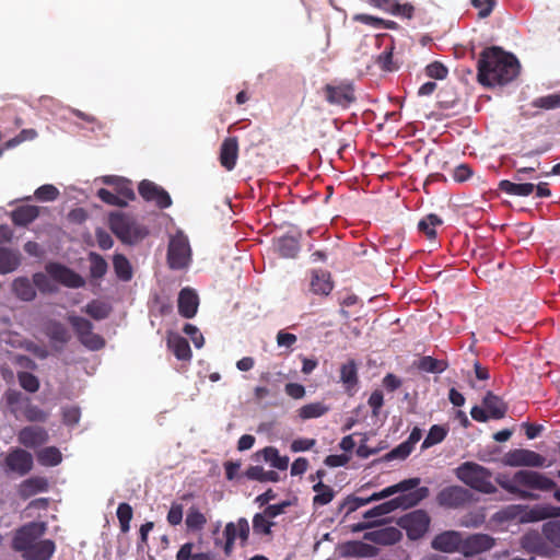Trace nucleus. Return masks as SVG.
Segmentation results:
<instances>
[{
	"instance_id": "obj_33",
	"label": "nucleus",
	"mask_w": 560,
	"mask_h": 560,
	"mask_svg": "<svg viewBox=\"0 0 560 560\" xmlns=\"http://www.w3.org/2000/svg\"><path fill=\"white\" fill-rule=\"evenodd\" d=\"M430 494L428 487H420L416 490L398 495V501L401 503V509H410L419 504L422 500L427 499Z\"/></svg>"
},
{
	"instance_id": "obj_13",
	"label": "nucleus",
	"mask_w": 560,
	"mask_h": 560,
	"mask_svg": "<svg viewBox=\"0 0 560 560\" xmlns=\"http://www.w3.org/2000/svg\"><path fill=\"white\" fill-rule=\"evenodd\" d=\"M138 190L145 201L155 202L160 209L168 208L172 205L168 192L151 180L143 179L139 184Z\"/></svg>"
},
{
	"instance_id": "obj_61",
	"label": "nucleus",
	"mask_w": 560,
	"mask_h": 560,
	"mask_svg": "<svg viewBox=\"0 0 560 560\" xmlns=\"http://www.w3.org/2000/svg\"><path fill=\"white\" fill-rule=\"evenodd\" d=\"M167 522L172 526L179 525L183 521V505L176 502H173L171 509L167 513Z\"/></svg>"
},
{
	"instance_id": "obj_25",
	"label": "nucleus",
	"mask_w": 560,
	"mask_h": 560,
	"mask_svg": "<svg viewBox=\"0 0 560 560\" xmlns=\"http://www.w3.org/2000/svg\"><path fill=\"white\" fill-rule=\"evenodd\" d=\"M310 287L315 294L328 295L334 288L330 273L323 270H313Z\"/></svg>"
},
{
	"instance_id": "obj_8",
	"label": "nucleus",
	"mask_w": 560,
	"mask_h": 560,
	"mask_svg": "<svg viewBox=\"0 0 560 560\" xmlns=\"http://www.w3.org/2000/svg\"><path fill=\"white\" fill-rule=\"evenodd\" d=\"M431 517L424 510H415L402 516L397 521V525L406 530L407 537L410 540H418L422 538L429 530Z\"/></svg>"
},
{
	"instance_id": "obj_45",
	"label": "nucleus",
	"mask_w": 560,
	"mask_h": 560,
	"mask_svg": "<svg viewBox=\"0 0 560 560\" xmlns=\"http://www.w3.org/2000/svg\"><path fill=\"white\" fill-rule=\"evenodd\" d=\"M542 535L550 546L560 548V521H549L542 525Z\"/></svg>"
},
{
	"instance_id": "obj_62",
	"label": "nucleus",
	"mask_w": 560,
	"mask_h": 560,
	"mask_svg": "<svg viewBox=\"0 0 560 560\" xmlns=\"http://www.w3.org/2000/svg\"><path fill=\"white\" fill-rule=\"evenodd\" d=\"M353 20L365 25L372 26L374 28H382V26L385 25V20L370 14H355L353 16Z\"/></svg>"
},
{
	"instance_id": "obj_38",
	"label": "nucleus",
	"mask_w": 560,
	"mask_h": 560,
	"mask_svg": "<svg viewBox=\"0 0 560 560\" xmlns=\"http://www.w3.org/2000/svg\"><path fill=\"white\" fill-rule=\"evenodd\" d=\"M443 223L442 219L434 214L430 213L418 223V229L421 233H423L428 240H434L436 237L435 228Z\"/></svg>"
},
{
	"instance_id": "obj_55",
	"label": "nucleus",
	"mask_w": 560,
	"mask_h": 560,
	"mask_svg": "<svg viewBox=\"0 0 560 560\" xmlns=\"http://www.w3.org/2000/svg\"><path fill=\"white\" fill-rule=\"evenodd\" d=\"M97 197L105 203L117 207H126L127 202L121 197L109 191L108 189L101 188L97 190Z\"/></svg>"
},
{
	"instance_id": "obj_63",
	"label": "nucleus",
	"mask_w": 560,
	"mask_h": 560,
	"mask_svg": "<svg viewBox=\"0 0 560 560\" xmlns=\"http://www.w3.org/2000/svg\"><path fill=\"white\" fill-rule=\"evenodd\" d=\"M369 406L372 408L373 416L377 417L380 413V409L384 405V396L380 389L374 390L368 400Z\"/></svg>"
},
{
	"instance_id": "obj_17",
	"label": "nucleus",
	"mask_w": 560,
	"mask_h": 560,
	"mask_svg": "<svg viewBox=\"0 0 560 560\" xmlns=\"http://www.w3.org/2000/svg\"><path fill=\"white\" fill-rule=\"evenodd\" d=\"M238 159V141L236 137H228L223 140L219 152L220 165L231 172L235 168Z\"/></svg>"
},
{
	"instance_id": "obj_20",
	"label": "nucleus",
	"mask_w": 560,
	"mask_h": 560,
	"mask_svg": "<svg viewBox=\"0 0 560 560\" xmlns=\"http://www.w3.org/2000/svg\"><path fill=\"white\" fill-rule=\"evenodd\" d=\"M402 537L401 532L393 526L366 532L363 536L365 540L377 545L389 546L398 542Z\"/></svg>"
},
{
	"instance_id": "obj_54",
	"label": "nucleus",
	"mask_w": 560,
	"mask_h": 560,
	"mask_svg": "<svg viewBox=\"0 0 560 560\" xmlns=\"http://www.w3.org/2000/svg\"><path fill=\"white\" fill-rule=\"evenodd\" d=\"M425 74L435 80H443L447 77V68L440 61H433L425 67Z\"/></svg>"
},
{
	"instance_id": "obj_21",
	"label": "nucleus",
	"mask_w": 560,
	"mask_h": 560,
	"mask_svg": "<svg viewBox=\"0 0 560 560\" xmlns=\"http://www.w3.org/2000/svg\"><path fill=\"white\" fill-rule=\"evenodd\" d=\"M199 299L197 293L189 288H184L178 294V313L184 318H192L198 310Z\"/></svg>"
},
{
	"instance_id": "obj_11",
	"label": "nucleus",
	"mask_w": 560,
	"mask_h": 560,
	"mask_svg": "<svg viewBox=\"0 0 560 560\" xmlns=\"http://www.w3.org/2000/svg\"><path fill=\"white\" fill-rule=\"evenodd\" d=\"M472 499L471 492L460 486H448L436 494V503L444 509H460Z\"/></svg>"
},
{
	"instance_id": "obj_60",
	"label": "nucleus",
	"mask_w": 560,
	"mask_h": 560,
	"mask_svg": "<svg viewBox=\"0 0 560 560\" xmlns=\"http://www.w3.org/2000/svg\"><path fill=\"white\" fill-rule=\"evenodd\" d=\"M376 65L382 69L383 71H395L397 70V67L393 62V51L392 48L389 50L383 51L376 59Z\"/></svg>"
},
{
	"instance_id": "obj_32",
	"label": "nucleus",
	"mask_w": 560,
	"mask_h": 560,
	"mask_svg": "<svg viewBox=\"0 0 560 560\" xmlns=\"http://www.w3.org/2000/svg\"><path fill=\"white\" fill-rule=\"evenodd\" d=\"M313 491L315 495L313 497V506L320 508L330 503L335 498L334 489L325 485L323 481H317L313 486Z\"/></svg>"
},
{
	"instance_id": "obj_26",
	"label": "nucleus",
	"mask_w": 560,
	"mask_h": 560,
	"mask_svg": "<svg viewBox=\"0 0 560 560\" xmlns=\"http://www.w3.org/2000/svg\"><path fill=\"white\" fill-rule=\"evenodd\" d=\"M167 346L178 360L189 361L191 359V349L186 338L177 334L171 335Z\"/></svg>"
},
{
	"instance_id": "obj_35",
	"label": "nucleus",
	"mask_w": 560,
	"mask_h": 560,
	"mask_svg": "<svg viewBox=\"0 0 560 560\" xmlns=\"http://www.w3.org/2000/svg\"><path fill=\"white\" fill-rule=\"evenodd\" d=\"M83 312L95 320H102L109 316L112 307L105 302L93 300L85 305Z\"/></svg>"
},
{
	"instance_id": "obj_37",
	"label": "nucleus",
	"mask_w": 560,
	"mask_h": 560,
	"mask_svg": "<svg viewBox=\"0 0 560 560\" xmlns=\"http://www.w3.org/2000/svg\"><path fill=\"white\" fill-rule=\"evenodd\" d=\"M46 335L51 341L61 345L67 343L71 338L68 329L59 322H50L47 326Z\"/></svg>"
},
{
	"instance_id": "obj_47",
	"label": "nucleus",
	"mask_w": 560,
	"mask_h": 560,
	"mask_svg": "<svg viewBox=\"0 0 560 560\" xmlns=\"http://www.w3.org/2000/svg\"><path fill=\"white\" fill-rule=\"evenodd\" d=\"M418 368L421 371L428 373H442L443 371L446 370L447 363L442 360H438L430 355H427L420 359Z\"/></svg>"
},
{
	"instance_id": "obj_57",
	"label": "nucleus",
	"mask_w": 560,
	"mask_h": 560,
	"mask_svg": "<svg viewBox=\"0 0 560 560\" xmlns=\"http://www.w3.org/2000/svg\"><path fill=\"white\" fill-rule=\"evenodd\" d=\"M115 190L117 196L121 197L128 203L129 200L136 198L132 185L130 180L122 178L116 186Z\"/></svg>"
},
{
	"instance_id": "obj_5",
	"label": "nucleus",
	"mask_w": 560,
	"mask_h": 560,
	"mask_svg": "<svg viewBox=\"0 0 560 560\" xmlns=\"http://www.w3.org/2000/svg\"><path fill=\"white\" fill-rule=\"evenodd\" d=\"M456 477L469 488L485 493L493 494L498 491L492 483V472L474 462H465L456 469Z\"/></svg>"
},
{
	"instance_id": "obj_30",
	"label": "nucleus",
	"mask_w": 560,
	"mask_h": 560,
	"mask_svg": "<svg viewBox=\"0 0 560 560\" xmlns=\"http://www.w3.org/2000/svg\"><path fill=\"white\" fill-rule=\"evenodd\" d=\"M276 247L279 255L283 258H294L299 250V240L292 235H284L277 240Z\"/></svg>"
},
{
	"instance_id": "obj_31",
	"label": "nucleus",
	"mask_w": 560,
	"mask_h": 560,
	"mask_svg": "<svg viewBox=\"0 0 560 560\" xmlns=\"http://www.w3.org/2000/svg\"><path fill=\"white\" fill-rule=\"evenodd\" d=\"M20 266V254L7 247H0V273L14 271Z\"/></svg>"
},
{
	"instance_id": "obj_42",
	"label": "nucleus",
	"mask_w": 560,
	"mask_h": 560,
	"mask_svg": "<svg viewBox=\"0 0 560 560\" xmlns=\"http://www.w3.org/2000/svg\"><path fill=\"white\" fill-rule=\"evenodd\" d=\"M186 526L189 530H201L207 524V517L196 506H190L186 515Z\"/></svg>"
},
{
	"instance_id": "obj_18",
	"label": "nucleus",
	"mask_w": 560,
	"mask_h": 560,
	"mask_svg": "<svg viewBox=\"0 0 560 560\" xmlns=\"http://www.w3.org/2000/svg\"><path fill=\"white\" fill-rule=\"evenodd\" d=\"M48 432L37 425L23 428L18 435L19 442L27 448H35L48 441Z\"/></svg>"
},
{
	"instance_id": "obj_50",
	"label": "nucleus",
	"mask_w": 560,
	"mask_h": 560,
	"mask_svg": "<svg viewBox=\"0 0 560 560\" xmlns=\"http://www.w3.org/2000/svg\"><path fill=\"white\" fill-rule=\"evenodd\" d=\"M533 107L555 109L560 107V93L537 97L532 103Z\"/></svg>"
},
{
	"instance_id": "obj_24",
	"label": "nucleus",
	"mask_w": 560,
	"mask_h": 560,
	"mask_svg": "<svg viewBox=\"0 0 560 560\" xmlns=\"http://www.w3.org/2000/svg\"><path fill=\"white\" fill-rule=\"evenodd\" d=\"M482 404L492 419H502L505 417L508 411V405L503 401V399L492 392H488L483 399Z\"/></svg>"
},
{
	"instance_id": "obj_7",
	"label": "nucleus",
	"mask_w": 560,
	"mask_h": 560,
	"mask_svg": "<svg viewBox=\"0 0 560 560\" xmlns=\"http://www.w3.org/2000/svg\"><path fill=\"white\" fill-rule=\"evenodd\" d=\"M67 319L84 347L93 351L105 347L104 338L93 332V324L89 319L74 314H69Z\"/></svg>"
},
{
	"instance_id": "obj_58",
	"label": "nucleus",
	"mask_w": 560,
	"mask_h": 560,
	"mask_svg": "<svg viewBox=\"0 0 560 560\" xmlns=\"http://www.w3.org/2000/svg\"><path fill=\"white\" fill-rule=\"evenodd\" d=\"M290 505V501H282L278 504H269L264 509L261 513L264 516L268 517V520L272 521L275 517L283 514Z\"/></svg>"
},
{
	"instance_id": "obj_44",
	"label": "nucleus",
	"mask_w": 560,
	"mask_h": 560,
	"mask_svg": "<svg viewBox=\"0 0 560 560\" xmlns=\"http://www.w3.org/2000/svg\"><path fill=\"white\" fill-rule=\"evenodd\" d=\"M89 259L91 262L90 273L92 278L101 279L107 272L108 265L106 260L98 255L97 253L91 252L89 254Z\"/></svg>"
},
{
	"instance_id": "obj_49",
	"label": "nucleus",
	"mask_w": 560,
	"mask_h": 560,
	"mask_svg": "<svg viewBox=\"0 0 560 560\" xmlns=\"http://www.w3.org/2000/svg\"><path fill=\"white\" fill-rule=\"evenodd\" d=\"M117 518L121 533H127L130 529V521L132 520V508L130 504L122 502L117 508Z\"/></svg>"
},
{
	"instance_id": "obj_36",
	"label": "nucleus",
	"mask_w": 560,
	"mask_h": 560,
	"mask_svg": "<svg viewBox=\"0 0 560 560\" xmlns=\"http://www.w3.org/2000/svg\"><path fill=\"white\" fill-rule=\"evenodd\" d=\"M115 273L121 281H129L132 278V268L129 260L122 254H116L113 257Z\"/></svg>"
},
{
	"instance_id": "obj_1",
	"label": "nucleus",
	"mask_w": 560,
	"mask_h": 560,
	"mask_svg": "<svg viewBox=\"0 0 560 560\" xmlns=\"http://www.w3.org/2000/svg\"><path fill=\"white\" fill-rule=\"evenodd\" d=\"M520 62L498 46L485 48L477 63V80L483 86L505 85L520 73Z\"/></svg>"
},
{
	"instance_id": "obj_9",
	"label": "nucleus",
	"mask_w": 560,
	"mask_h": 560,
	"mask_svg": "<svg viewBox=\"0 0 560 560\" xmlns=\"http://www.w3.org/2000/svg\"><path fill=\"white\" fill-rule=\"evenodd\" d=\"M504 466L509 467H533L539 468L546 466V457L541 454L527 450L514 448L505 453L501 459Z\"/></svg>"
},
{
	"instance_id": "obj_22",
	"label": "nucleus",
	"mask_w": 560,
	"mask_h": 560,
	"mask_svg": "<svg viewBox=\"0 0 560 560\" xmlns=\"http://www.w3.org/2000/svg\"><path fill=\"white\" fill-rule=\"evenodd\" d=\"M49 483L44 477L34 476L23 480L18 489V493L21 499H28L37 493L48 491Z\"/></svg>"
},
{
	"instance_id": "obj_40",
	"label": "nucleus",
	"mask_w": 560,
	"mask_h": 560,
	"mask_svg": "<svg viewBox=\"0 0 560 560\" xmlns=\"http://www.w3.org/2000/svg\"><path fill=\"white\" fill-rule=\"evenodd\" d=\"M262 456L266 462H269L272 467L279 470H285L289 465L288 456H280L278 450L272 446H267L262 451Z\"/></svg>"
},
{
	"instance_id": "obj_51",
	"label": "nucleus",
	"mask_w": 560,
	"mask_h": 560,
	"mask_svg": "<svg viewBox=\"0 0 560 560\" xmlns=\"http://www.w3.org/2000/svg\"><path fill=\"white\" fill-rule=\"evenodd\" d=\"M18 380L21 387L28 393H35L39 388L38 378L30 372H19Z\"/></svg>"
},
{
	"instance_id": "obj_53",
	"label": "nucleus",
	"mask_w": 560,
	"mask_h": 560,
	"mask_svg": "<svg viewBox=\"0 0 560 560\" xmlns=\"http://www.w3.org/2000/svg\"><path fill=\"white\" fill-rule=\"evenodd\" d=\"M36 137L37 131L35 129H23L19 135L4 143V149H12L24 141L34 140Z\"/></svg>"
},
{
	"instance_id": "obj_39",
	"label": "nucleus",
	"mask_w": 560,
	"mask_h": 560,
	"mask_svg": "<svg viewBox=\"0 0 560 560\" xmlns=\"http://www.w3.org/2000/svg\"><path fill=\"white\" fill-rule=\"evenodd\" d=\"M245 476L250 480L260 482L271 481L278 482L279 475L273 470H265L261 466H250L247 468Z\"/></svg>"
},
{
	"instance_id": "obj_43",
	"label": "nucleus",
	"mask_w": 560,
	"mask_h": 560,
	"mask_svg": "<svg viewBox=\"0 0 560 560\" xmlns=\"http://www.w3.org/2000/svg\"><path fill=\"white\" fill-rule=\"evenodd\" d=\"M447 433L448 429L446 427L439 424L432 425L422 443V448H429L441 443L446 438Z\"/></svg>"
},
{
	"instance_id": "obj_48",
	"label": "nucleus",
	"mask_w": 560,
	"mask_h": 560,
	"mask_svg": "<svg viewBox=\"0 0 560 560\" xmlns=\"http://www.w3.org/2000/svg\"><path fill=\"white\" fill-rule=\"evenodd\" d=\"M276 523L264 516L262 513H256L253 517V530L256 535L269 536L272 534L271 528Z\"/></svg>"
},
{
	"instance_id": "obj_64",
	"label": "nucleus",
	"mask_w": 560,
	"mask_h": 560,
	"mask_svg": "<svg viewBox=\"0 0 560 560\" xmlns=\"http://www.w3.org/2000/svg\"><path fill=\"white\" fill-rule=\"evenodd\" d=\"M472 175V170L468 164H460L453 171V178L457 183H464Z\"/></svg>"
},
{
	"instance_id": "obj_3",
	"label": "nucleus",
	"mask_w": 560,
	"mask_h": 560,
	"mask_svg": "<svg viewBox=\"0 0 560 560\" xmlns=\"http://www.w3.org/2000/svg\"><path fill=\"white\" fill-rule=\"evenodd\" d=\"M495 482L506 492L516 495L523 500L534 499L528 490L553 491V498L560 502V487L546 475L529 469H521L510 477L506 472H500L495 476Z\"/></svg>"
},
{
	"instance_id": "obj_41",
	"label": "nucleus",
	"mask_w": 560,
	"mask_h": 560,
	"mask_svg": "<svg viewBox=\"0 0 560 560\" xmlns=\"http://www.w3.org/2000/svg\"><path fill=\"white\" fill-rule=\"evenodd\" d=\"M329 408L323 402H311L299 409V417L303 420L319 418L328 412Z\"/></svg>"
},
{
	"instance_id": "obj_14",
	"label": "nucleus",
	"mask_w": 560,
	"mask_h": 560,
	"mask_svg": "<svg viewBox=\"0 0 560 560\" xmlns=\"http://www.w3.org/2000/svg\"><path fill=\"white\" fill-rule=\"evenodd\" d=\"M8 470L25 476L33 468L32 454L22 448H14L8 453L4 459Z\"/></svg>"
},
{
	"instance_id": "obj_4",
	"label": "nucleus",
	"mask_w": 560,
	"mask_h": 560,
	"mask_svg": "<svg viewBox=\"0 0 560 560\" xmlns=\"http://www.w3.org/2000/svg\"><path fill=\"white\" fill-rule=\"evenodd\" d=\"M46 271L48 276L43 272L33 275L34 288H37L43 293H51L56 290L49 277L68 288L78 289L85 284L84 279L79 273L61 264L49 262L46 265Z\"/></svg>"
},
{
	"instance_id": "obj_19",
	"label": "nucleus",
	"mask_w": 560,
	"mask_h": 560,
	"mask_svg": "<svg viewBox=\"0 0 560 560\" xmlns=\"http://www.w3.org/2000/svg\"><path fill=\"white\" fill-rule=\"evenodd\" d=\"M431 547L434 550L442 552L462 551V538L457 532L448 530L436 535L431 541Z\"/></svg>"
},
{
	"instance_id": "obj_6",
	"label": "nucleus",
	"mask_w": 560,
	"mask_h": 560,
	"mask_svg": "<svg viewBox=\"0 0 560 560\" xmlns=\"http://www.w3.org/2000/svg\"><path fill=\"white\" fill-rule=\"evenodd\" d=\"M109 228L112 232L126 244H136L149 234L145 226L137 223L132 218L120 212L112 213L109 215Z\"/></svg>"
},
{
	"instance_id": "obj_29",
	"label": "nucleus",
	"mask_w": 560,
	"mask_h": 560,
	"mask_svg": "<svg viewBox=\"0 0 560 560\" xmlns=\"http://www.w3.org/2000/svg\"><path fill=\"white\" fill-rule=\"evenodd\" d=\"M340 381L347 392L355 388L359 382L358 365L354 360H349L340 366Z\"/></svg>"
},
{
	"instance_id": "obj_46",
	"label": "nucleus",
	"mask_w": 560,
	"mask_h": 560,
	"mask_svg": "<svg viewBox=\"0 0 560 560\" xmlns=\"http://www.w3.org/2000/svg\"><path fill=\"white\" fill-rule=\"evenodd\" d=\"M23 416L30 422H45L48 418V413L38 406L31 404L28 398L25 399Z\"/></svg>"
},
{
	"instance_id": "obj_15",
	"label": "nucleus",
	"mask_w": 560,
	"mask_h": 560,
	"mask_svg": "<svg viewBox=\"0 0 560 560\" xmlns=\"http://www.w3.org/2000/svg\"><path fill=\"white\" fill-rule=\"evenodd\" d=\"M521 546L529 553H535L542 557H551L553 548L545 536L538 532H528L521 538Z\"/></svg>"
},
{
	"instance_id": "obj_28",
	"label": "nucleus",
	"mask_w": 560,
	"mask_h": 560,
	"mask_svg": "<svg viewBox=\"0 0 560 560\" xmlns=\"http://www.w3.org/2000/svg\"><path fill=\"white\" fill-rule=\"evenodd\" d=\"M499 189L508 195L527 197L535 190V185L503 179L499 183Z\"/></svg>"
},
{
	"instance_id": "obj_56",
	"label": "nucleus",
	"mask_w": 560,
	"mask_h": 560,
	"mask_svg": "<svg viewBox=\"0 0 560 560\" xmlns=\"http://www.w3.org/2000/svg\"><path fill=\"white\" fill-rule=\"evenodd\" d=\"M412 447L406 441L394 447L390 452L385 455L386 460L393 459H405L412 452Z\"/></svg>"
},
{
	"instance_id": "obj_52",
	"label": "nucleus",
	"mask_w": 560,
	"mask_h": 560,
	"mask_svg": "<svg viewBox=\"0 0 560 560\" xmlns=\"http://www.w3.org/2000/svg\"><path fill=\"white\" fill-rule=\"evenodd\" d=\"M34 196L39 201H54L58 198L59 190L54 185L46 184L38 187L35 190Z\"/></svg>"
},
{
	"instance_id": "obj_16",
	"label": "nucleus",
	"mask_w": 560,
	"mask_h": 560,
	"mask_svg": "<svg viewBox=\"0 0 560 560\" xmlns=\"http://www.w3.org/2000/svg\"><path fill=\"white\" fill-rule=\"evenodd\" d=\"M494 538L488 534H472L462 540V552L465 556L478 555L494 546Z\"/></svg>"
},
{
	"instance_id": "obj_2",
	"label": "nucleus",
	"mask_w": 560,
	"mask_h": 560,
	"mask_svg": "<svg viewBox=\"0 0 560 560\" xmlns=\"http://www.w3.org/2000/svg\"><path fill=\"white\" fill-rule=\"evenodd\" d=\"M45 522H28L13 533L11 548L23 560H51L57 546L52 539L45 538Z\"/></svg>"
},
{
	"instance_id": "obj_23",
	"label": "nucleus",
	"mask_w": 560,
	"mask_h": 560,
	"mask_svg": "<svg viewBox=\"0 0 560 560\" xmlns=\"http://www.w3.org/2000/svg\"><path fill=\"white\" fill-rule=\"evenodd\" d=\"M39 215L37 206H20L11 212V220L18 226H27Z\"/></svg>"
},
{
	"instance_id": "obj_27",
	"label": "nucleus",
	"mask_w": 560,
	"mask_h": 560,
	"mask_svg": "<svg viewBox=\"0 0 560 560\" xmlns=\"http://www.w3.org/2000/svg\"><path fill=\"white\" fill-rule=\"evenodd\" d=\"M12 291L22 301L30 302L36 298L33 282L26 277H19L12 282Z\"/></svg>"
},
{
	"instance_id": "obj_10",
	"label": "nucleus",
	"mask_w": 560,
	"mask_h": 560,
	"mask_svg": "<svg viewBox=\"0 0 560 560\" xmlns=\"http://www.w3.org/2000/svg\"><path fill=\"white\" fill-rule=\"evenodd\" d=\"M190 260V246L188 238L183 233L173 236L167 249V264L171 269H183Z\"/></svg>"
},
{
	"instance_id": "obj_34",
	"label": "nucleus",
	"mask_w": 560,
	"mask_h": 560,
	"mask_svg": "<svg viewBox=\"0 0 560 560\" xmlns=\"http://www.w3.org/2000/svg\"><path fill=\"white\" fill-rule=\"evenodd\" d=\"M36 457L37 462L42 466L46 467L57 466L62 460L61 452L55 446L42 448L39 452H37Z\"/></svg>"
},
{
	"instance_id": "obj_59",
	"label": "nucleus",
	"mask_w": 560,
	"mask_h": 560,
	"mask_svg": "<svg viewBox=\"0 0 560 560\" xmlns=\"http://www.w3.org/2000/svg\"><path fill=\"white\" fill-rule=\"evenodd\" d=\"M474 8L478 9L480 19L488 18L495 7V0H470Z\"/></svg>"
},
{
	"instance_id": "obj_12",
	"label": "nucleus",
	"mask_w": 560,
	"mask_h": 560,
	"mask_svg": "<svg viewBox=\"0 0 560 560\" xmlns=\"http://www.w3.org/2000/svg\"><path fill=\"white\" fill-rule=\"evenodd\" d=\"M323 90L325 100L331 105L347 108L357 100L353 84L350 82H341L338 85L326 84Z\"/></svg>"
}]
</instances>
